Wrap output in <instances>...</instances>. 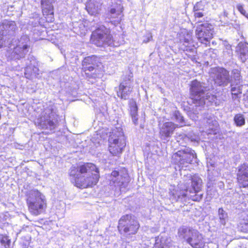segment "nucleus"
<instances>
[{
	"label": "nucleus",
	"mask_w": 248,
	"mask_h": 248,
	"mask_svg": "<svg viewBox=\"0 0 248 248\" xmlns=\"http://www.w3.org/2000/svg\"><path fill=\"white\" fill-rule=\"evenodd\" d=\"M31 41L29 37L23 35L18 40L16 46L14 48L11 55V60L16 61L25 57L28 52Z\"/></svg>",
	"instance_id": "obj_10"
},
{
	"label": "nucleus",
	"mask_w": 248,
	"mask_h": 248,
	"mask_svg": "<svg viewBox=\"0 0 248 248\" xmlns=\"http://www.w3.org/2000/svg\"><path fill=\"white\" fill-rule=\"evenodd\" d=\"M218 221L220 223V227H224L229 220L228 213L222 207L218 209Z\"/></svg>",
	"instance_id": "obj_29"
},
{
	"label": "nucleus",
	"mask_w": 248,
	"mask_h": 248,
	"mask_svg": "<svg viewBox=\"0 0 248 248\" xmlns=\"http://www.w3.org/2000/svg\"><path fill=\"white\" fill-rule=\"evenodd\" d=\"M215 55H216V54H214V53H213L212 54H210V56L212 58H213V57L214 58V57H215Z\"/></svg>",
	"instance_id": "obj_53"
},
{
	"label": "nucleus",
	"mask_w": 248,
	"mask_h": 248,
	"mask_svg": "<svg viewBox=\"0 0 248 248\" xmlns=\"http://www.w3.org/2000/svg\"><path fill=\"white\" fill-rule=\"evenodd\" d=\"M129 183V178L127 176H122L117 170H113L109 175V186L115 187V190L126 188Z\"/></svg>",
	"instance_id": "obj_14"
},
{
	"label": "nucleus",
	"mask_w": 248,
	"mask_h": 248,
	"mask_svg": "<svg viewBox=\"0 0 248 248\" xmlns=\"http://www.w3.org/2000/svg\"><path fill=\"white\" fill-rule=\"evenodd\" d=\"M98 135L100 138V140H102L103 142H108V128H103L98 131Z\"/></svg>",
	"instance_id": "obj_32"
},
{
	"label": "nucleus",
	"mask_w": 248,
	"mask_h": 248,
	"mask_svg": "<svg viewBox=\"0 0 248 248\" xmlns=\"http://www.w3.org/2000/svg\"><path fill=\"white\" fill-rule=\"evenodd\" d=\"M191 233L187 243L194 248H203L204 246V242L202 235L194 229Z\"/></svg>",
	"instance_id": "obj_20"
},
{
	"label": "nucleus",
	"mask_w": 248,
	"mask_h": 248,
	"mask_svg": "<svg viewBox=\"0 0 248 248\" xmlns=\"http://www.w3.org/2000/svg\"><path fill=\"white\" fill-rule=\"evenodd\" d=\"M172 162L178 166L179 170H186L189 164H198L199 161L195 151L188 147H184L172 155Z\"/></svg>",
	"instance_id": "obj_6"
},
{
	"label": "nucleus",
	"mask_w": 248,
	"mask_h": 248,
	"mask_svg": "<svg viewBox=\"0 0 248 248\" xmlns=\"http://www.w3.org/2000/svg\"><path fill=\"white\" fill-rule=\"evenodd\" d=\"M85 61L82 62H98V58L95 55L88 56L85 59Z\"/></svg>",
	"instance_id": "obj_39"
},
{
	"label": "nucleus",
	"mask_w": 248,
	"mask_h": 248,
	"mask_svg": "<svg viewBox=\"0 0 248 248\" xmlns=\"http://www.w3.org/2000/svg\"><path fill=\"white\" fill-rule=\"evenodd\" d=\"M73 30L74 32L81 35H84L87 31L85 26L81 22L74 23Z\"/></svg>",
	"instance_id": "obj_31"
},
{
	"label": "nucleus",
	"mask_w": 248,
	"mask_h": 248,
	"mask_svg": "<svg viewBox=\"0 0 248 248\" xmlns=\"http://www.w3.org/2000/svg\"><path fill=\"white\" fill-rule=\"evenodd\" d=\"M207 180L208 181L206 184V187L207 188H210L211 187L215 186L216 183L215 177L209 175L207 177Z\"/></svg>",
	"instance_id": "obj_35"
},
{
	"label": "nucleus",
	"mask_w": 248,
	"mask_h": 248,
	"mask_svg": "<svg viewBox=\"0 0 248 248\" xmlns=\"http://www.w3.org/2000/svg\"><path fill=\"white\" fill-rule=\"evenodd\" d=\"M17 30L14 21L4 20L0 23V35L2 36L13 35Z\"/></svg>",
	"instance_id": "obj_19"
},
{
	"label": "nucleus",
	"mask_w": 248,
	"mask_h": 248,
	"mask_svg": "<svg viewBox=\"0 0 248 248\" xmlns=\"http://www.w3.org/2000/svg\"><path fill=\"white\" fill-rule=\"evenodd\" d=\"M237 179L240 187H248V163H244L238 168Z\"/></svg>",
	"instance_id": "obj_18"
},
{
	"label": "nucleus",
	"mask_w": 248,
	"mask_h": 248,
	"mask_svg": "<svg viewBox=\"0 0 248 248\" xmlns=\"http://www.w3.org/2000/svg\"><path fill=\"white\" fill-rule=\"evenodd\" d=\"M112 15H113L111 14V18H113V16ZM113 17H115V16H113ZM115 20H116L113 21V20H111L110 18H109V23H111L112 24H113V22H114V24H118L119 23H117V22H115Z\"/></svg>",
	"instance_id": "obj_49"
},
{
	"label": "nucleus",
	"mask_w": 248,
	"mask_h": 248,
	"mask_svg": "<svg viewBox=\"0 0 248 248\" xmlns=\"http://www.w3.org/2000/svg\"><path fill=\"white\" fill-rule=\"evenodd\" d=\"M111 5L109 13L112 15L117 16L115 22L119 23L122 16V13L123 11V6L122 5V0H111Z\"/></svg>",
	"instance_id": "obj_21"
},
{
	"label": "nucleus",
	"mask_w": 248,
	"mask_h": 248,
	"mask_svg": "<svg viewBox=\"0 0 248 248\" xmlns=\"http://www.w3.org/2000/svg\"><path fill=\"white\" fill-rule=\"evenodd\" d=\"M179 46L180 49L184 52H186V55L187 56V57L191 61L194 62L195 61L196 57L194 54L195 53L196 47L191 40L185 38L183 41L180 42Z\"/></svg>",
	"instance_id": "obj_16"
},
{
	"label": "nucleus",
	"mask_w": 248,
	"mask_h": 248,
	"mask_svg": "<svg viewBox=\"0 0 248 248\" xmlns=\"http://www.w3.org/2000/svg\"><path fill=\"white\" fill-rule=\"evenodd\" d=\"M27 203L29 211L35 216L42 213L46 207L45 196L37 189L31 190L29 192Z\"/></svg>",
	"instance_id": "obj_7"
},
{
	"label": "nucleus",
	"mask_w": 248,
	"mask_h": 248,
	"mask_svg": "<svg viewBox=\"0 0 248 248\" xmlns=\"http://www.w3.org/2000/svg\"><path fill=\"white\" fill-rule=\"evenodd\" d=\"M23 248H28V245L26 244H23Z\"/></svg>",
	"instance_id": "obj_55"
},
{
	"label": "nucleus",
	"mask_w": 248,
	"mask_h": 248,
	"mask_svg": "<svg viewBox=\"0 0 248 248\" xmlns=\"http://www.w3.org/2000/svg\"><path fill=\"white\" fill-rule=\"evenodd\" d=\"M85 68H87V70L91 72H93L94 70V67L93 66H89L88 67H85Z\"/></svg>",
	"instance_id": "obj_46"
},
{
	"label": "nucleus",
	"mask_w": 248,
	"mask_h": 248,
	"mask_svg": "<svg viewBox=\"0 0 248 248\" xmlns=\"http://www.w3.org/2000/svg\"><path fill=\"white\" fill-rule=\"evenodd\" d=\"M230 87L232 98L236 99L242 93L244 89L248 88L247 84H243L240 71L238 69H233L232 71Z\"/></svg>",
	"instance_id": "obj_9"
},
{
	"label": "nucleus",
	"mask_w": 248,
	"mask_h": 248,
	"mask_svg": "<svg viewBox=\"0 0 248 248\" xmlns=\"http://www.w3.org/2000/svg\"><path fill=\"white\" fill-rule=\"evenodd\" d=\"M152 39V36L151 35H149V36L147 37V40H143V42H144V43L149 42Z\"/></svg>",
	"instance_id": "obj_47"
},
{
	"label": "nucleus",
	"mask_w": 248,
	"mask_h": 248,
	"mask_svg": "<svg viewBox=\"0 0 248 248\" xmlns=\"http://www.w3.org/2000/svg\"><path fill=\"white\" fill-rule=\"evenodd\" d=\"M244 90H247V93L244 94V99L248 102V90L247 88Z\"/></svg>",
	"instance_id": "obj_45"
},
{
	"label": "nucleus",
	"mask_w": 248,
	"mask_h": 248,
	"mask_svg": "<svg viewBox=\"0 0 248 248\" xmlns=\"http://www.w3.org/2000/svg\"><path fill=\"white\" fill-rule=\"evenodd\" d=\"M0 242L4 248H9L11 245V240L6 235H0Z\"/></svg>",
	"instance_id": "obj_33"
},
{
	"label": "nucleus",
	"mask_w": 248,
	"mask_h": 248,
	"mask_svg": "<svg viewBox=\"0 0 248 248\" xmlns=\"http://www.w3.org/2000/svg\"><path fill=\"white\" fill-rule=\"evenodd\" d=\"M59 114L57 105L49 102L44 106L42 115L35 122L38 128L46 130L47 134L55 132L58 122Z\"/></svg>",
	"instance_id": "obj_4"
},
{
	"label": "nucleus",
	"mask_w": 248,
	"mask_h": 248,
	"mask_svg": "<svg viewBox=\"0 0 248 248\" xmlns=\"http://www.w3.org/2000/svg\"><path fill=\"white\" fill-rule=\"evenodd\" d=\"M5 36H2V35H0V48L2 47L5 43V41L6 40L5 38H4Z\"/></svg>",
	"instance_id": "obj_43"
},
{
	"label": "nucleus",
	"mask_w": 248,
	"mask_h": 248,
	"mask_svg": "<svg viewBox=\"0 0 248 248\" xmlns=\"http://www.w3.org/2000/svg\"><path fill=\"white\" fill-rule=\"evenodd\" d=\"M109 46H111V37L110 36V34H109Z\"/></svg>",
	"instance_id": "obj_52"
},
{
	"label": "nucleus",
	"mask_w": 248,
	"mask_h": 248,
	"mask_svg": "<svg viewBox=\"0 0 248 248\" xmlns=\"http://www.w3.org/2000/svg\"><path fill=\"white\" fill-rule=\"evenodd\" d=\"M188 138L192 142H195V141H197V137H195L194 138H192V137H191V138H189L188 137Z\"/></svg>",
	"instance_id": "obj_48"
},
{
	"label": "nucleus",
	"mask_w": 248,
	"mask_h": 248,
	"mask_svg": "<svg viewBox=\"0 0 248 248\" xmlns=\"http://www.w3.org/2000/svg\"><path fill=\"white\" fill-rule=\"evenodd\" d=\"M71 181L80 188L92 187L98 182L99 169L93 163H87L78 167L72 166L69 170Z\"/></svg>",
	"instance_id": "obj_3"
},
{
	"label": "nucleus",
	"mask_w": 248,
	"mask_h": 248,
	"mask_svg": "<svg viewBox=\"0 0 248 248\" xmlns=\"http://www.w3.org/2000/svg\"><path fill=\"white\" fill-rule=\"evenodd\" d=\"M53 0H41L42 12L44 15H53Z\"/></svg>",
	"instance_id": "obj_25"
},
{
	"label": "nucleus",
	"mask_w": 248,
	"mask_h": 248,
	"mask_svg": "<svg viewBox=\"0 0 248 248\" xmlns=\"http://www.w3.org/2000/svg\"><path fill=\"white\" fill-rule=\"evenodd\" d=\"M213 26L207 22L199 24L196 30V35L198 40L205 46L210 44V41L213 38Z\"/></svg>",
	"instance_id": "obj_11"
},
{
	"label": "nucleus",
	"mask_w": 248,
	"mask_h": 248,
	"mask_svg": "<svg viewBox=\"0 0 248 248\" xmlns=\"http://www.w3.org/2000/svg\"><path fill=\"white\" fill-rule=\"evenodd\" d=\"M236 8L239 12L243 16H246L248 19V14H247L246 11L244 9L243 5L238 4L236 6Z\"/></svg>",
	"instance_id": "obj_40"
},
{
	"label": "nucleus",
	"mask_w": 248,
	"mask_h": 248,
	"mask_svg": "<svg viewBox=\"0 0 248 248\" xmlns=\"http://www.w3.org/2000/svg\"><path fill=\"white\" fill-rule=\"evenodd\" d=\"M223 15L225 17H227L228 13L227 12L224 11Z\"/></svg>",
	"instance_id": "obj_51"
},
{
	"label": "nucleus",
	"mask_w": 248,
	"mask_h": 248,
	"mask_svg": "<svg viewBox=\"0 0 248 248\" xmlns=\"http://www.w3.org/2000/svg\"><path fill=\"white\" fill-rule=\"evenodd\" d=\"M91 63H90V62H88V63H84V64H83V66H87L88 65H89L90 64H91Z\"/></svg>",
	"instance_id": "obj_54"
},
{
	"label": "nucleus",
	"mask_w": 248,
	"mask_h": 248,
	"mask_svg": "<svg viewBox=\"0 0 248 248\" xmlns=\"http://www.w3.org/2000/svg\"><path fill=\"white\" fill-rule=\"evenodd\" d=\"M130 73L132 75V77L129 79V84L130 85H131V83L133 81V73L132 72H131L130 70H128L127 71H126V75L125 76H124V77L123 78V81L124 80V79H126V80H128L129 78V75H130Z\"/></svg>",
	"instance_id": "obj_41"
},
{
	"label": "nucleus",
	"mask_w": 248,
	"mask_h": 248,
	"mask_svg": "<svg viewBox=\"0 0 248 248\" xmlns=\"http://www.w3.org/2000/svg\"><path fill=\"white\" fill-rule=\"evenodd\" d=\"M159 136L164 142H168L174 133L175 129L178 127V124L172 122H166L158 125Z\"/></svg>",
	"instance_id": "obj_15"
},
{
	"label": "nucleus",
	"mask_w": 248,
	"mask_h": 248,
	"mask_svg": "<svg viewBox=\"0 0 248 248\" xmlns=\"http://www.w3.org/2000/svg\"><path fill=\"white\" fill-rule=\"evenodd\" d=\"M188 183L185 184V188L182 185L172 190L170 189L169 193L170 200L172 202H181L185 204L190 200L200 202L203 198V192L201 191L202 180L198 175L190 176Z\"/></svg>",
	"instance_id": "obj_2"
},
{
	"label": "nucleus",
	"mask_w": 248,
	"mask_h": 248,
	"mask_svg": "<svg viewBox=\"0 0 248 248\" xmlns=\"http://www.w3.org/2000/svg\"><path fill=\"white\" fill-rule=\"evenodd\" d=\"M140 227L136 217L132 214L123 216L119 220L118 228L121 234L126 237L136 234Z\"/></svg>",
	"instance_id": "obj_8"
},
{
	"label": "nucleus",
	"mask_w": 248,
	"mask_h": 248,
	"mask_svg": "<svg viewBox=\"0 0 248 248\" xmlns=\"http://www.w3.org/2000/svg\"><path fill=\"white\" fill-rule=\"evenodd\" d=\"M32 65L31 63L30 65H27L25 68V75L27 78L32 75Z\"/></svg>",
	"instance_id": "obj_38"
},
{
	"label": "nucleus",
	"mask_w": 248,
	"mask_h": 248,
	"mask_svg": "<svg viewBox=\"0 0 248 248\" xmlns=\"http://www.w3.org/2000/svg\"><path fill=\"white\" fill-rule=\"evenodd\" d=\"M221 24L222 25H228L229 24V22L228 21H226V22H222L221 20Z\"/></svg>",
	"instance_id": "obj_50"
},
{
	"label": "nucleus",
	"mask_w": 248,
	"mask_h": 248,
	"mask_svg": "<svg viewBox=\"0 0 248 248\" xmlns=\"http://www.w3.org/2000/svg\"><path fill=\"white\" fill-rule=\"evenodd\" d=\"M129 79L132 77V75L130 73L129 75ZM129 79H124L123 81L119 88V91H117V95L120 97L122 99L127 100L129 98L130 94L132 91V86L129 84Z\"/></svg>",
	"instance_id": "obj_17"
},
{
	"label": "nucleus",
	"mask_w": 248,
	"mask_h": 248,
	"mask_svg": "<svg viewBox=\"0 0 248 248\" xmlns=\"http://www.w3.org/2000/svg\"><path fill=\"white\" fill-rule=\"evenodd\" d=\"M235 49L241 62H245L248 57V43L241 42L238 43Z\"/></svg>",
	"instance_id": "obj_22"
},
{
	"label": "nucleus",
	"mask_w": 248,
	"mask_h": 248,
	"mask_svg": "<svg viewBox=\"0 0 248 248\" xmlns=\"http://www.w3.org/2000/svg\"><path fill=\"white\" fill-rule=\"evenodd\" d=\"M38 71H39L38 68L35 65H32V75H34L35 76L36 75H38Z\"/></svg>",
	"instance_id": "obj_44"
},
{
	"label": "nucleus",
	"mask_w": 248,
	"mask_h": 248,
	"mask_svg": "<svg viewBox=\"0 0 248 248\" xmlns=\"http://www.w3.org/2000/svg\"><path fill=\"white\" fill-rule=\"evenodd\" d=\"M210 88L206 84L197 79L192 80L190 84L189 97L187 101L192 106L193 113L198 114L208 109L210 106H218L220 100L215 95L209 93Z\"/></svg>",
	"instance_id": "obj_1"
},
{
	"label": "nucleus",
	"mask_w": 248,
	"mask_h": 248,
	"mask_svg": "<svg viewBox=\"0 0 248 248\" xmlns=\"http://www.w3.org/2000/svg\"><path fill=\"white\" fill-rule=\"evenodd\" d=\"M111 121V131L109 132V153L119 158L126 145L125 138L119 119Z\"/></svg>",
	"instance_id": "obj_5"
},
{
	"label": "nucleus",
	"mask_w": 248,
	"mask_h": 248,
	"mask_svg": "<svg viewBox=\"0 0 248 248\" xmlns=\"http://www.w3.org/2000/svg\"><path fill=\"white\" fill-rule=\"evenodd\" d=\"M108 41L107 29L104 26H100L92 34L91 41L97 46L108 45Z\"/></svg>",
	"instance_id": "obj_13"
},
{
	"label": "nucleus",
	"mask_w": 248,
	"mask_h": 248,
	"mask_svg": "<svg viewBox=\"0 0 248 248\" xmlns=\"http://www.w3.org/2000/svg\"><path fill=\"white\" fill-rule=\"evenodd\" d=\"M193 230L194 229L192 227L183 225L178 230V235L180 238L185 239L187 242Z\"/></svg>",
	"instance_id": "obj_24"
},
{
	"label": "nucleus",
	"mask_w": 248,
	"mask_h": 248,
	"mask_svg": "<svg viewBox=\"0 0 248 248\" xmlns=\"http://www.w3.org/2000/svg\"><path fill=\"white\" fill-rule=\"evenodd\" d=\"M215 84L218 86L226 87L231 83L229 72L222 67H216L212 70Z\"/></svg>",
	"instance_id": "obj_12"
},
{
	"label": "nucleus",
	"mask_w": 248,
	"mask_h": 248,
	"mask_svg": "<svg viewBox=\"0 0 248 248\" xmlns=\"http://www.w3.org/2000/svg\"><path fill=\"white\" fill-rule=\"evenodd\" d=\"M153 248H170L169 239L163 236L156 237Z\"/></svg>",
	"instance_id": "obj_26"
},
{
	"label": "nucleus",
	"mask_w": 248,
	"mask_h": 248,
	"mask_svg": "<svg viewBox=\"0 0 248 248\" xmlns=\"http://www.w3.org/2000/svg\"><path fill=\"white\" fill-rule=\"evenodd\" d=\"M204 6L202 1L197 2L193 7V11H202L204 10Z\"/></svg>",
	"instance_id": "obj_36"
},
{
	"label": "nucleus",
	"mask_w": 248,
	"mask_h": 248,
	"mask_svg": "<svg viewBox=\"0 0 248 248\" xmlns=\"http://www.w3.org/2000/svg\"><path fill=\"white\" fill-rule=\"evenodd\" d=\"M101 5L95 0H90L86 5V9L91 15L97 14L101 9Z\"/></svg>",
	"instance_id": "obj_23"
},
{
	"label": "nucleus",
	"mask_w": 248,
	"mask_h": 248,
	"mask_svg": "<svg viewBox=\"0 0 248 248\" xmlns=\"http://www.w3.org/2000/svg\"><path fill=\"white\" fill-rule=\"evenodd\" d=\"M238 228L241 232L248 233V219H244L240 221Z\"/></svg>",
	"instance_id": "obj_34"
},
{
	"label": "nucleus",
	"mask_w": 248,
	"mask_h": 248,
	"mask_svg": "<svg viewBox=\"0 0 248 248\" xmlns=\"http://www.w3.org/2000/svg\"><path fill=\"white\" fill-rule=\"evenodd\" d=\"M207 195L209 197V198H212L213 196L216 195L217 193V190L215 186L211 187L210 188H207L206 189Z\"/></svg>",
	"instance_id": "obj_37"
},
{
	"label": "nucleus",
	"mask_w": 248,
	"mask_h": 248,
	"mask_svg": "<svg viewBox=\"0 0 248 248\" xmlns=\"http://www.w3.org/2000/svg\"><path fill=\"white\" fill-rule=\"evenodd\" d=\"M171 119L175 123L179 124L178 127L186 125V123L184 116L178 110L173 112Z\"/></svg>",
	"instance_id": "obj_27"
},
{
	"label": "nucleus",
	"mask_w": 248,
	"mask_h": 248,
	"mask_svg": "<svg viewBox=\"0 0 248 248\" xmlns=\"http://www.w3.org/2000/svg\"><path fill=\"white\" fill-rule=\"evenodd\" d=\"M234 124L236 127H242L246 124V119L244 114L239 113L235 114L233 119Z\"/></svg>",
	"instance_id": "obj_30"
},
{
	"label": "nucleus",
	"mask_w": 248,
	"mask_h": 248,
	"mask_svg": "<svg viewBox=\"0 0 248 248\" xmlns=\"http://www.w3.org/2000/svg\"><path fill=\"white\" fill-rule=\"evenodd\" d=\"M130 114L132 118V121L135 125L138 124V108L135 101L131 102L129 103Z\"/></svg>",
	"instance_id": "obj_28"
},
{
	"label": "nucleus",
	"mask_w": 248,
	"mask_h": 248,
	"mask_svg": "<svg viewBox=\"0 0 248 248\" xmlns=\"http://www.w3.org/2000/svg\"><path fill=\"white\" fill-rule=\"evenodd\" d=\"M194 16L196 19L197 18H200L203 16L204 14L202 11H194Z\"/></svg>",
	"instance_id": "obj_42"
}]
</instances>
